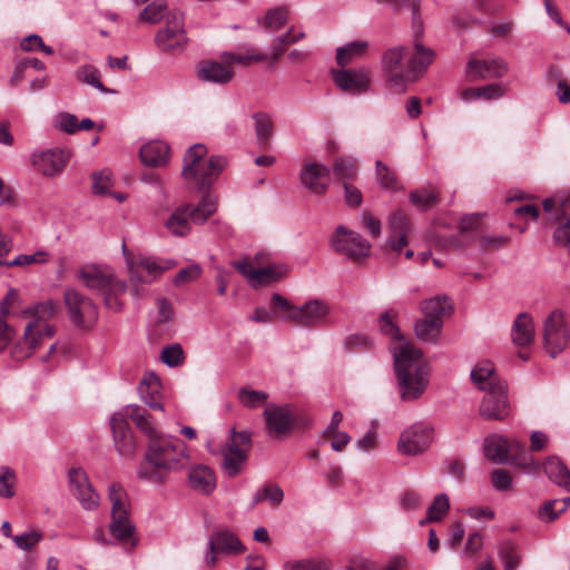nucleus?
<instances>
[{
    "label": "nucleus",
    "mask_w": 570,
    "mask_h": 570,
    "mask_svg": "<svg viewBox=\"0 0 570 570\" xmlns=\"http://www.w3.org/2000/svg\"><path fill=\"white\" fill-rule=\"evenodd\" d=\"M396 314L384 312L379 318V326L383 334L391 337V351L394 358V371L400 389V397L410 402L423 395L429 385V367L423 360L421 350L407 342L394 323Z\"/></svg>",
    "instance_id": "obj_1"
},
{
    "label": "nucleus",
    "mask_w": 570,
    "mask_h": 570,
    "mask_svg": "<svg viewBox=\"0 0 570 570\" xmlns=\"http://www.w3.org/2000/svg\"><path fill=\"white\" fill-rule=\"evenodd\" d=\"M148 439L146 463L141 464L137 472L140 479L161 484L166 481L167 473L180 471L188 465V448L179 438L161 435L156 428V434Z\"/></svg>",
    "instance_id": "obj_2"
},
{
    "label": "nucleus",
    "mask_w": 570,
    "mask_h": 570,
    "mask_svg": "<svg viewBox=\"0 0 570 570\" xmlns=\"http://www.w3.org/2000/svg\"><path fill=\"white\" fill-rule=\"evenodd\" d=\"M434 52L415 42L413 49L393 47L382 56V69L387 85L397 94L405 91L409 83L416 81L432 63Z\"/></svg>",
    "instance_id": "obj_3"
},
{
    "label": "nucleus",
    "mask_w": 570,
    "mask_h": 570,
    "mask_svg": "<svg viewBox=\"0 0 570 570\" xmlns=\"http://www.w3.org/2000/svg\"><path fill=\"white\" fill-rule=\"evenodd\" d=\"M57 313V304L49 299L26 308L23 316L32 317L27 324L22 338L11 348V357L23 361L30 357L46 338L55 335V327L48 321Z\"/></svg>",
    "instance_id": "obj_4"
},
{
    "label": "nucleus",
    "mask_w": 570,
    "mask_h": 570,
    "mask_svg": "<svg viewBox=\"0 0 570 570\" xmlns=\"http://www.w3.org/2000/svg\"><path fill=\"white\" fill-rule=\"evenodd\" d=\"M130 419L136 426L148 438L156 434V424L150 414L137 404H129L112 414L110 426L117 452L125 458L134 455L136 442L127 422Z\"/></svg>",
    "instance_id": "obj_5"
},
{
    "label": "nucleus",
    "mask_w": 570,
    "mask_h": 570,
    "mask_svg": "<svg viewBox=\"0 0 570 570\" xmlns=\"http://www.w3.org/2000/svg\"><path fill=\"white\" fill-rule=\"evenodd\" d=\"M122 253L129 277V288L134 298L139 299L147 295L146 285L156 282L165 272L176 266L170 258H163L146 254H132L122 245Z\"/></svg>",
    "instance_id": "obj_6"
},
{
    "label": "nucleus",
    "mask_w": 570,
    "mask_h": 570,
    "mask_svg": "<svg viewBox=\"0 0 570 570\" xmlns=\"http://www.w3.org/2000/svg\"><path fill=\"white\" fill-rule=\"evenodd\" d=\"M208 150L203 144H195L188 148L184 156L181 176L193 181L199 190L208 188L226 166L222 156L206 158Z\"/></svg>",
    "instance_id": "obj_7"
},
{
    "label": "nucleus",
    "mask_w": 570,
    "mask_h": 570,
    "mask_svg": "<svg viewBox=\"0 0 570 570\" xmlns=\"http://www.w3.org/2000/svg\"><path fill=\"white\" fill-rule=\"evenodd\" d=\"M217 209V197L206 193L197 206L181 204L166 219L164 226L175 237H186L193 224H204Z\"/></svg>",
    "instance_id": "obj_8"
},
{
    "label": "nucleus",
    "mask_w": 570,
    "mask_h": 570,
    "mask_svg": "<svg viewBox=\"0 0 570 570\" xmlns=\"http://www.w3.org/2000/svg\"><path fill=\"white\" fill-rule=\"evenodd\" d=\"M79 276L88 288L98 291L104 295L107 308L114 312H119L122 308V302L119 297L125 294L128 284L126 281L116 277L110 268L87 265L81 268Z\"/></svg>",
    "instance_id": "obj_9"
},
{
    "label": "nucleus",
    "mask_w": 570,
    "mask_h": 570,
    "mask_svg": "<svg viewBox=\"0 0 570 570\" xmlns=\"http://www.w3.org/2000/svg\"><path fill=\"white\" fill-rule=\"evenodd\" d=\"M484 453L488 459L497 464L513 460L527 473H533L540 469V464L528 454L524 444L500 434H491L485 439Z\"/></svg>",
    "instance_id": "obj_10"
},
{
    "label": "nucleus",
    "mask_w": 570,
    "mask_h": 570,
    "mask_svg": "<svg viewBox=\"0 0 570 570\" xmlns=\"http://www.w3.org/2000/svg\"><path fill=\"white\" fill-rule=\"evenodd\" d=\"M108 499L111 503L110 533L120 542L135 544V525L129 518V499L126 490L118 483L108 487Z\"/></svg>",
    "instance_id": "obj_11"
},
{
    "label": "nucleus",
    "mask_w": 570,
    "mask_h": 570,
    "mask_svg": "<svg viewBox=\"0 0 570 570\" xmlns=\"http://www.w3.org/2000/svg\"><path fill=\"white\" fill-rule=\"evenodd\" d=\"M71 323L80 330L92 328L98 321V307L94 301L76 289L68 288L63 295Z\"/></svg>",
    "instance_id": "obj_12"
},
{
    "label": "nucleus",
    "mask_w": 570,
    "mask_h": 570,
    "mask_svg": "<svg viewBox=\"0 0 570 570\" xmlns=\"http://www.w3.org/2000/svg\"><path fill=\"white\" fill-rule=\"evenodd\" d=\"M155 43L163 52H179L188 45L184 16L181 12L173 11L166 17V24L155 36Z\"/></svg>",
    "instance_id": "obj_13"
},
{
    "label": "nucleus",
    "mask_w": 570,
    "mask_h": 570,
    "mask_svg": "<svg viewBox=\"0 0 570 570\" xmlns=\"http://www.w3.org/2000/svg\"><path fill=\"white\" fill-rule=\"evenodd\" d=\"M570 338L566 315L556 309L544 321L543 346L551 357H557L568 345Z\"/></svg>",
    "instance_id": "obj_14"
},
{
    "label": "nucleus",
    "mask_w": 570,
    "mask_h": 570,
    "mask_svg": "<svg viewBox=\"0 0 570 570\" xmlns=\"http://www.w3.org/2000/svg\"><path fill=\"white\" fill-rule=\"evenodd\" d=\"M332 248L352 261H360L370 255L371 244L358 233L337 226L331 237Z\"/></svg>",
    "instance_id": "obj_15"
},
{
    "label": "nucleus",
    "mask_w": 570,
    "mask_h": 570,
    "mask_svg": "<svg viewBox=\"0 0 570 570\" xmlns=\"http://www.w3.org/2000/svg\"><path fill=\"white\" fill-rule=\"evenodd\" d=\"M244 551L245 547L238 537L228 528L222 527L210 533L204 561L208 568H213L217 562V554H239Z\"/></svg>",
    "instance_id": "obj_16"
},
{
    "label": "nucleus",
    "mask_w": 570,
    "mask_h": 570,
    "mask_svg": "<svg viewBox=\"0 0 570 570\" xmlns=\"http://www.w3.org/2000/svg\"><path fill=\"white\" fill-rule=\"evenodd\" d=\"M433 435L434 430L430 424L416 422L401 433L399 451L405 455H419L429 449Z\"/></svg>",
    "instance_id": "obj_17"
},
{
    "label": "nucleus",
    "mask_w": 570,
    "mask_h": 570,
    "mask_svg": "<svg viewBox=\"0 0 570 570\" xmlns=\"http://www.w3.org/2000/svg\"><path fill=\"white\" fill-rule=\"evenodd\" d=\"M299 184L309 194L323 196L331 185V169L317 161H305L299 173Z\"/></svg>",
    "instance_id": "obj_18"
},
{
    "label": "nucleus",
    "mask_w": 570,
    "mask_h": 570,
    "mask_svg": "<svg viewBox=\"0 0 570 570\" xmlns=\"http://www.w3.org/2000/svg\"><path fill=\"white\" fill-rule=\"evenodd\" d=\"M69 483L72 495L83 510H96L100 504V497L89 481L87 473L80 468L69 471Z\"/></svg>",
    "instance_id": "obj_19"
},
{
    "label": "nucleus",
    "mask_w": 570,
    "mask_h": 570,
    "mask_svg": "<svg viewBox=\"0 0 570 570\" xmlns=\"http://www.w3.org/2000/svg\"><path fill=\"white\" fill-rule=\"evenodd\" d=\"M331 313L327 302L314 298L293 309L292 323L302 327H316L326 323Z\"/></svg>",
    "instance_id": "obj_20"
},
{
    "label": "nucleus",
    "mask_w": 570,
    "mask_h": 570,
    "mask_svg": "<svg viewBox=\"0 0 570 570\" xmlns=\"http://www.w3.org/2000/svg\"><path fill=\"white\" fill-rule=\"evenodd\" d=\"M69 158L70 154L68 150L55 148L35 151L30 159L37 171L43 176L53 177L63 170Z\"/></svg>",
    "instance_id": "obj_21"
},
{
    "label": "nucleus",
    "mask_w": 570,
    "mask_h": 570,
    "mask_svg": "<svg viewBox=\"0 0 570 570\" xmlns=\"http://www.w3.org/2000/svg\"><path fill=\"white\" fill-rule=\"evenodd\" d=\"M508 72L507 62L499 58H471L465 67V73L470 81L491 78H502Z\"/></svg>",
    "instance_id": "obj_22"
},
{
    "label": "nucleus",
    "mask_w": 570,
    "mask_h": 570,
    "mask_svg": "<svg viewBox=\"0 0 570 570\" xmlns=\"http://www.w3.org/2000/svg\"><path fill=\"white\" fill-rule=\"evenodd\" d=\"M332 75L335 85L345 92L361 95L370 89L371 75L368 69L334 70Z\"/></svg>",
    "instance_id": "obj_23"
},
{
    "label": "nucleus",
    "mask_w": 570,
    "mask_h": 570,
    "mask_svg": "<svg viewBox=\"0 0 570 570\" xmlns=\"http://www.w3.org/2000/svg\"><path fill=\"white\" fill-rule=\"evenodd\" d=\"M264 417L273 438L288 435L293 429L294 415L288 405L269 404L264 411Z\"/></svg>",
    "instance_id": "obj_24"
},
{
    "label": "nucleus",
    "mask_w": 570,
    "mask_h": 570,
    "mask_svg": "<svg viewBox=\"0 0 570 570\" xmlns=\"http://www.w3.org/2000/svg\"><path fill=\"white\" fill-rule=\"evenodd\" d=\"M510 405L507 396V385L500 391H487L480 405V414L490 420H504L509 416Z\"/></svg>",
    "instance_id": "obj_25"
},
{
    "label": "nucleus",
    "mask_w": 570,
    "mask_h": 570,
    "mask_svg": "<svg viewBox=\"0 0 570 570\" xmlns=\"http://www.w3.org/2000/svg\"><path fill=\"white\" fill-rule=\"evenodd\" d=\"M197 78L204 82L217 85L228 83L234 78L233 69L223 60H202L196 65Z\"/></svg>",
    "instance_id": "obj_26"
},
{
    "label": "nucleus",
    "mask_w": 570,
    "mask_h": 570,
    "mask_svg": "<svg viewBox=\"0 0 570 570\" xmlns=\"http://www.w3.org/2000/svg\"><path fill=\"white\" fill-rule=\"evenodd\" d=\"M223 463L222 469L226 475L233 478L239 474L248 459L247 449H242L236 444V440L228 441L222 450Z\"/></svg>",
    "instance_id": "obj_27"
},
{
    "label": "nucleus",
    "mask_w": 570,
    "mask_h": 570,
    "mask_svg": "<svg viewBox=\"0 0 570 570\" xmlns=\"http://www.w3.org/2000/svg\"><path fill=\"white\" fill-rule=\"evenodd\" d=\"M534 323L529 313H520L517 315L511 327L512 343L521 348L528 347L534 340Z\"/></svg>",
    "instance_id": "obj_28"
},
{
    "label": "nucleus",
    "mask_w": 570,
    "mask_h": 570,
    "mask_svg": "<svg viewBox=\"0 0 570 570\" xmlns=\"http://www.w3.org/2000/svg\"><path fill=\"white\" fill-rule=\"evenodd\" d=\"M472 382L480 391H498L507 384L497 375L490 362H482L471 371Z\"/></svg>",
    "instance_id": "obj_29"
},
{
    "label": "nucleus",
    "mask_w": 570,
    "mask_h": 570,
    "mask_svg": "<svg viewBox=\"0 0 570 570\" xmlns=\"http://www.w3.org/2000/svg\"><path fill=\"white\" fill-rule=\"evenodd\" d=\"M391 235L389 237V246L400 252L407 245V235L410 232V220L406 214L401 210L394 212L390 217Z\"/></svg>",
    "instance_id": "obj_30"
},
{
    "label": "nucleus",
    "mask_w": 570,
    "mask_h": 570,
    "mask_svg": "<svg viewBox=\"0 0 570 570\" xmlns=\"http://www.w3.org/2000/svg\"><path fill=\"white\" fill-rule=\"evenodd\" d=\"M188 481L196 492L203 494H210L217 484L214 470L205 464L193 465L188 472Z\"/></svg>",
    "instance_id": "obj_31"
},
{
    "label": "nucleus",
    "mask_w": 570,
    "mask_h": 570,
    "mask_svg": "<svg viewBox=\"0 0 570 570\" xmlns=\"http://www.w3.org/2000/svg\"><path fill=\"white\" fill-rule=\"evenodd\" d=\"M138 393L141 401L151 410L163 411V403L159 401L161 396V383L155 373L146 374L138 385Z\"/></svg>",
    "instance_id": "obj_32"
},
{
    "label": "nucleus",
    "mask_w": 570,
    "mask_h": 570,
    "mask_svg": "<svg viewBox=\"0 0 570 570\" xmlns=\"http://www.w3.org/2000/svg\"><path fill=\"white\" fill-rule=\"evenodd\" d=\"M169 145L163 140H151L139 150V157L148 167H163L169 160Z\"/></svg>",
    "instance_id": "obj_33"
},
{
    "label": "nucleus",
    "mask_w": 570,
    "mask_h": 570,
    "mask_svg": "<svg viewBox=\"0 0 570 570\" xmlns=\"http://www.w3.org/2000/svg\"><path fill=\"white\" fill-rule=\"evenodd\" d=\"M543 471L553 483L570 491V470L559 458H548L543 464Z\"/></svg>",
    "instance_id": "obj_34"
},
{
    "label": "nucleus",
    "mask_w": 570,
    "mask_h": 570,
    "mask_svg": "<svg viewBox=\"0 0 570 570\" xmlns=\"http://www.w3.org/2000/svg\"><path fill=\"white\" fill-rule=\"evenodd\" d=\"M442 326L443 321L441 318H429L424 316L415 323L414 330L419 340L426 343H436L440 337Z\"/></svg>",
    "instance_id": "obj_35"
},
{
    "label": "nucleus",
    "mask_w": 570,
    "mask_h": 570,
    "mask_svg": "<svg viewBox=\"0 0 570 570\" xmlns=\"http://www.w3.org/2000/svg\"><path fill=\"white\" fill-rule=\"evenodd\" d=\"M252 118L254 120L257 144L262 148H267L274 132V126L271 116L266 112L257 111L253 114Z\"/></svg>",
    "instance_id": "obj_36"
},
{
    "label": "nucleus",
    "mask_w": 570,
    "mask_h": 570,
    "mask_svg": "<svg viewBox=\"0 0 570 570\" xmlns=\"http://www.w3.org/2000/svg\"><path fill=\"white\" fill-rule=\"evenodd\" d=\"M368 42L364 40L346 43L336 50V62L344 67L365 55Z\"/></svg>",
    "instance_id": "obj_37"
},
{
    "label": "nucleus",
    "mask_w": 570,
    "mask_h": 570,
    "mask_svg": "<svg viewBox=\"0 0 570 570\" xmlns=\"http://www.w3.org/2000/svg\"><path fill=\"white\" fill-rule=\"evenodd\" d=\"M423 315L429 318H441L449 315L452 311V303L448 297H433L421 304Z\"/></svg>",
    "instance_id": "obj_38"
},
{
    "label": "nucleus",
    "mask_w": 570,
    "mask_h": 570,
    "mask_svg": "<svg viewBox=\"0 0 570 570\" xmlns=\"http://www.w3.org/2000/svg\"><path fill=\"white\" fill-rule=\"evenodd\" d=\"M332 168L335 178L342 181L343 184L353 180L358 171L356 160L350 156H342L336 158L333 163Z\"/></svg>",
    "instance_id": "obj_39"
},
{
    "label": "nucleus",
    "mask_w": 570,
    "mask_h": 570,
    "mask_svg": "<svg viewBox=\"0 0 570 570\" xmlns=\"http://www.w3.org/2000/svg\"><path fill=\"white\" fill-rule=\"evenodd\" d=\"M332 563L325 558L291 559L284 562L283 570H331Z\"/></svg>",
    "instance_id": "obj_40"
},
{
    "label": "nucleus",
    "mask_w": 570,
    "mask_h": 570,
    "mask_svg": "<svg viewBox=\"0 0 570 570\" xmlns=\"http://www.w3.org/2000/svg\"><path fill=\"white\" fill-rule=\"evenodd\" d=\"M167 6L164 0H154L148 3L139 13V21L146 22L149 24H156L161 21V19H166L168 13Z\"/></svg>",
    "instance_id": "obj_41"
},
{
    "label": "nucleus",
    "mask_w": 570,
    "mask_h": 570,
    "mask_svg": "<svg viewBox=\"0 0 570 570\" xmlns=\"http://www.w3.org/2000/svg\"><path fill=\"white\" fill-rule=\"evenodd\" d=\"M284 500V491L277 484H266L259 488L254 498L253 505L263 501H268L273 508L278 507Z\"/></svg>",
    "instance_id": "obj_42"
},
{
    "label": "nucleus",
    "mask_w": 570,
    "mask_h": 570,
    "mask_svg": "<svg viewBox=\"0 0 570 570\" xmlns=\"http://www.w3.org/2000/svg\"><path fill=\"white\" fill-rule=\"evenodd\" d=\"M75 77L78 81L92 86L101 92H107V88L100 80V71L91 65H82L75 71Z\"/></svg>",
    "instance_id": "obj_43"
},
{
    "label": "nucleus",
    "mask_w": 570,
    "mask_h": 570,
    "mask_svg": "<svg viewBox=\"0 0 570 570\" xmlns=\"http://www.w3.org/2000/svg\"><path fill=\"white\" fill-rule=\"evenodd\" d=\"M267 55L262 52H254V49L248 50L246 53L224 52L222 60L232 68L233 65L248 66L252 62L265 61Z\"/></svg>",
    "instance_id": "obj_44"
},
{
    "label": "nucleus",
    "mask_w": 570,
    "mask_h": 570,
    "mask_svg": "<svg viewBox=\"0 0 570 570\" xmlns=\"http://www.w3.org/2000/svg\"><path fill=\"white\" fill-rule=\"evenodd\" d=\"M450 509V501L446 494L441 493L434 498L433 503L428 509V514L424 520L420 521L421 525L428 522H435L442 520Z\"/></svg>",
    "instance_id": "obj_45"
},
{
    "label": "nucleus",
    "mask_w": 570,
    "mask_h": 570,
    "mask_svg": "<svg viewBox=\"0 0 570 570\" xmlns=\"http://www.w3.org/2000/svg\"><path fill=\"white\" fill-rule=\"evenodd\" d=\"M286 273V267L283 265H268L262 268H256L255 279L253 286L273 283L279 279Z\"/></svg>",
    "instance_id": "obj_46"
},
{
    "label": "nucleus",
    "mask_w": 570,
    "mask_h": 570,
    "mask_svg": "<svg viewBox=\"0 0 570 570\" xmlns=\"http://www.w3.org/2000/svg\"><path fill=\"white\" fill-rule=\"evenodd\" d=\"M375 174L381 187L390 190H397L401 188L395 171L387 167L383 161L377 160L375 163Z\"/></svg>",
    "instance_id": "obj_47"
},
{
    "label": "nucleus",
    "mask_w": 570,
    "mask_h": 570,
    "mask_svg": "<svg viewBox=\"0 0 570 570\" xmlns=\"http://www.w3.org/2000/svg\"><path fill=\"white\" fill-rule=\"evenodd\" d=\"M410 202L420 210H428L439 202L438 195L434 190L422 188L413 190L410 194Z\"/></svg>",
    "instance_id": "obj_48"
},
{
    "label": "nucleus",
    "mask_w": 570,
    "mask_h": 570,
    "mask_svg": "<svg viewBox=\"0 0 570 570\" xmlns=\"http://www.w3.org/2000/svg\"><path fill=\"white\" fill-rule=\"evenodd\" d=\"M91 179L92 191L96 195L105 196L109 194V189L112 186V174L109 169L95 171L91 175Z\"/></svg>",
    "instance_id": "obj_49"
},
{
    "label": "nucleus",
    "mask_w": 570,
    "mask_h": 570,
    "mask_svg": "<svg viewBox=\"0 0 570 570\" xmlns=\"http://www.w3.org/2000/svg\"><path fill=\"white\" fill-rule=\"evenodd\" d=\"M43 539V533L39 530H29L21 534L12 537L16 547L22 551H29Z\"/></svg>",
    "instance_id": "obj_50"
},
{
    "label": "nucleus",
    "mask_w": 570,
    "mask_h": 570,
    "mask_svg": "<svg viewBox=\"0 0 570 570\" xmlns=\"http://www.w3.org/2000/svg\"><path fill=\"white\" fill-rule=\"evenodd\" d=\"M16 473L9 466L0 468V498L10 499L14 495Z\"/></svg>",
    "instance_id": "obj_51"
},
{
    "label": "nucleus",
    "mask_w": 570,
    "mask_h": 570,
    "mask_svg": "<svg viewBox=\"0 0 570 570\" xmlns=\"http://www.w3.org/2000/svg\"><path fill=\"white\" fill-rule=\"evenodd\" d=\"M499 556L505 570H514L519 566V556L515 553V544L512 541H505L500 546Z\"/></svg>",
    "instance_id": "obj_52"
},
{
    "label": "nucleus",
    "mask_w": 570,
    "mask_h": 570,
    "mask_svg": "<svg viewBox=\"0 0 570 570\" xmlns=\"http://www.w3.org/2000/svg\"><path fill=\"white\" fill-rule=\"evenodd\" d=\"M268 395L263 391L242 389L238 392L239 402L246 407H257L267 400Z\"/></svg>",
    "instance_id": "obj_53"
},
{
    "label": "nucleus",
    "mask_w": 570,
    "mask_h": 570,
    "mask_svg": "<svg viewBox=\"0 0 570 570\" xmlns=\"http://www.w3.org/2000/svg\"><path fill=\"white\" fill-rule=\"evenodd\" d=\"M160 358L164 364L170 367L180 365L184 361V352L179 344L166 346L161 351Z\"/></svg>",
    "instance_id": "obj_54"
},
{
    "label": "nucleus",
    "mask_w": 570,
    "mask_h": 570,
    "mask_svg": "<svg viewBox=\"0 0 570 570\" xmlns=\"http://www.w3.org/2000/svg\"><path fill=\"white\" fill-rule=\"evenodd\" d=\"M202 267L199 264H191L181 268L173 279L174 285L181 286L184 284L196 281L202 275Z\"/></svg>",
    "instance_id": "obj_55"
},
{
    "label": "nucleus",
    "mask_w": 570,
    "mask_h": 570,
    "mask_svg": "<svg viewBox=\"0 0 570 570\" xmlns=\"http://www.w3.org/2000/svg\"><path fill=\"white\" fill-rule=\"evenodd\" d=\"M287 11L285 8H276L269 10L264 18V26L277 30L284 27L287 22Z\"/></svg>",
    "instance_id": "obj_56"
},
{
    "label": "nucleus",
    "mask_w": 570,
    "mask_h": 570,
    "mask_svg": "<svg viewBox=\"0 0 570 570\" xmlns=\"http://www.w3.org/2000/svg\"><path fill=\"white\" fill-rule=\"evenodd\" d=\"M46 257H47V254L45 252H37L35 254H29V255L21 254V255H18L14 259L6 263V266L7 267H13V266L24 267V266H29L32 264L45 263L47 261Z\"/></svg>",
    "instance_id": "obj_57"
},
{
    "label": "nucleus",
    "mask_w": 570,
    "mask_h": 570,
    "mask_svg": "<svg viewBox=\"0 0 570 570\" xmlns=\"http://www.w3.org/2000/svg\"><path fill=\"white\" fill-rule=\"evenodd\" d=\"M553 239L557 244L567 247L570 252V218L561 217L553 233Z\"/></svg>",
    "instance_id": "obj_58"
},
{
    "label": "nucleus",
    "mask_w": 570,
    "mask_h": 570,
    "mask_svg": "<svg viewBox=\"0 0 570 570\" xmlns=\"http://www.w3.org/2000/svg\"><path fill=\"white\" fill-rule=\"evenodd\" d=\"M480 89V98L484 100H495L502 98L508 87L502 82H492L485 86L479 87Z\"/></svg>",
    "instance_id": "obj_59"
},
{
    "label": "nucleus",
    "mask_w": 570,
    "mask_h": 570,
    "mask_svg": "<svg viewBox=\"0 0 570 570\" xmlns=\"http://www.w3.org/2000/svg\"><path fill=\"white\" fill-rule=\"evenodd\" d=\"M56 124L59 129L68 134H73L78 130V119L72 114L60 112L56 118Z\"/></svg>",
    "instance_id": "obj_60"
},
{
    "label": "nucleus",
    "mask_w": 570,
    "mask_h": 570,
    "mask_svg": "<svg viewBox=\"0 0 570 570\" xmlns=\"http://www.w3.org/2000/svg\"><path fill=\"white\" fill-rule=\"evenodd\" d=\"M157 316L156 321L160 324L168 323L171 321L174 315V309L171 303L163 297L157 298Z\"/></svg>",
    "instance_id": "obj_61"
},
{
    "label": "nucleus",
    "mask_w": 570,
    "mask_h": 570,
    "mask_svg": "<svg viewBox=\"0 0 570 570\" xmlns=\"http://www.w3.org/2000/svg\"><path fill=\"white\" fill-rule=\"evenodd\" d=\"M491 481L493 487L499 491L509 490L512 484V478L503 469H497L491 474Z\"/></svg>",
    "instance_id": "obj_62"
},
{
    "label": "nucleus",
    "mask_w": 570,
    "mask_h": 570,
    "mask_svg": "<svg viewBox=\"0 0 570 570\" xmlns=\"http://www.w3.org/2000/svg\"><path fill=\"white\" fill-rule=\"evenodd\" d=\"M559 503V500H549L544 502L538 511L539 518L546 522L556 520L560 515L559 508L556 509Z\"/></svg>",
    "instance_id": "obj_63"
},
{
    "label": "nucleus",
    "mask_w": 570,
    "mask_h": 570,
    "mask_svg": "<svg viewBox=\"0 0 570 570\" xmlns=\"http://www.w3.org/2000/svg\"><path fill=\"white\" fill-rule=\"evenodd\" d=\"M271 301L276 308L284 312L283 320L292 322L293 309H297V306L293 305L288 299L276 293L272 295Z\"/></svg>",
    "instance_id": "obj_64"
}]
</instances>
